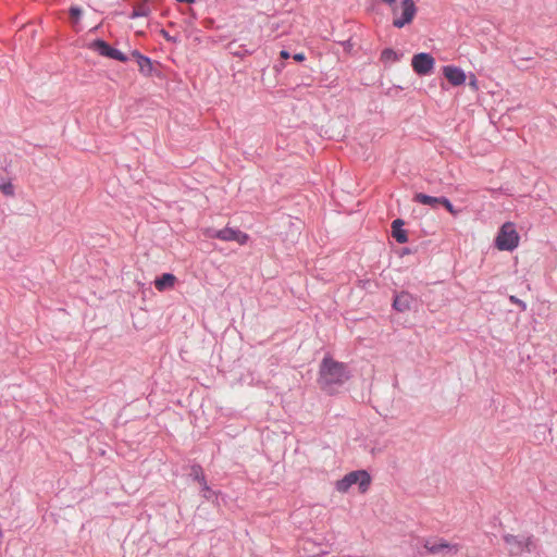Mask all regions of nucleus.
<instances>
[{"label": "nucleus", "instance_id": "obj_4", "mask_svg": "<svg viewBox=\"0 0 557 557\" xmlns=\"http://www.w3.org/2000/svg\"><path fill=\"white\" fill-rule=\"evenodd\" d=\"M371 483V476L366 470H356L347 473L338 480L335 487L341 493H346L352 485L358 484L361 492H366Z\"/></svg>", "mask_w": 557, "mask_h": 557}, {"label": "nucleus", "instance_id": "obj_27", "mask_svg": "<svg viewBox=\"0 0 557 557\" xmlns=\"http://www.w3.org/2000/svg\"><path fill=\"white\" fill-rule=\"evenodd\" d=\"M251 53H252V51L251 50H247V49H245L244 51H236V52H234V54L238 55V57H244L246 54H251Z\"/></svg>", "mask_w": 557, "mask_h": 557}, {"label": "nucleus", "instance_id": "obj_14", "mask_svg": "<svg viewBox=\"0 0 557 557\" xmlns=\"http://www.w3.org/2000/svg\"><path fill=\"white\" fill-rule=\"evenodd\" d=\"M176 282V276L172 273H163L161 276L157 277L154 280V287L159 292H164L166 289H170L174 286Z\"/></svg>", "mask_w": 557, "mask_h": 557}, {"label": "nucleus", "instance_id": "obj_15", "mask_svg": "<svg viewBox=\"0 0 557 557\" xmlns=\"http://www.w3.org/2000/svg\"><path fill=\"white\" fill-rule=\"evenodd\" d=\"M441 197L429 196L423 193H417L413 197V201L422 205L430 206L433 209H436L441 205Z\"/></svg>", "mask_w": 557, "mask_h": 557}, {"label": "nucleus", "instance_id": "obj_26", "mask_svg": "<svg viewBox=\"0 0 557 557\" xmlns=\"http://www.w3.org/2000/svg\"><path fill=\"white\" fill-rule=\"evenodd\" d=\"M293 59H294L296 62H302V61L306 59V55H305V53L299 52V53H295V54L293 55Z\"/></svg>", "mask_w": 557, "mask_h": 557}, {"label": "nucleus", "instance_id": "obj_20", "mask_svg": "<svg viewBox=\"0 0 557 557\" xmlns=\"http://www.w3.org/2000/svg\"><path fill=\"white\" fill-rule=\"evenodd\" d=\"M441 206L445 207L453 215H457L460 212V210H456L450 200L444 196H442Z\"/></svg>", "mask_w": 557, "mask_h": 557}, {"label": "nucleus", "instance_id": "obj_16", "mask_svg": "<svg viewBox=\"0 0 557 557\" xmlns=\"http://www.w3.org/2000/svg\"><path fill=\"white\" fill-rule=\"evenodd\" d=\"M401 53H398L396 52L394 49L392 48H385L382 52H381V61L384 63V64H387V63H395V62H398L401 58Z\"/></svg>", "mask_w": 557, "mask_h": 557}, {"label": "nucleus", "instance_id": "obj_19", "mask_svg": "<svg viewBox=\"0 0 557 557\" xmlns=\"http://www.w3.org/2000/svg\"><path fill=\"white\" fill-rule=\"evenodd\" d=\"M189 476L200 483L206 479L202 467L200 465H193L190 468Z\"/></svg>", "mask_w": 557, "mask_h": 557}, {"label": "nucleus", "instance_id": "obj_17", "mask_svg": "<svg viewBox=\"0 0 557 557\" xmlns=\"http://www.w3.org/2000/svg\"><path fill=\"white\" fill-rule=\"evenodd\" d=\"M150 14V8L146 3H140L134 7L132 13L129 14V18H137L148 16Z\"/></svg>", "mask_w": 557, "mask_h": 557}, {"label": "nucleus", "instance_id": "obj_9", "mask_svg": "<svg viewBox=\"0 0 557 557\" xmlns=\"http://www.w3.org/2000/svg\"><path fill=\"white\" fill-rule=\"evenodd\" d=\"M416 298L408 292H400L394 295L393 308L398 312H407L411 310Z\"/></svg>", "mask_w": 557, "mask_h": 557}, {"label": "nucleus", "instance_id": "obj_30", "mask_svg": "<svg viewBox=\"0 0 557 557\" xmlns=\"http://www.w3.org/2000/svg\"><path fill=\"white\" fill-rule=\"evenodd\" d=\"M178 2L194 3L196 0H177Z\"/></svg>", "mask_w": 557, "mask_h": 557}, {"label": "nucleus", "instance_id": "obj_3", "mask_svg": "<svg viewBox=\"0 0 557 557\" xmlns=\"http://www.w3.org/2000/svg\"><path fill=\"white\" fill-rule=\"evenodd\" d=\"M503 540L507 545L510 556H520L524 552L532 553L536 547V541L533 535L516 536L512 534H505Z\"/></svg>", "mask_w": 557, "mask_h": 557}, {"label": "nucleus", "instance_id": "obj_22", "mask_svg": "<svg viewBox=\"0 0 557 557\" xmlns=\"http://www.w3.org/2000/svg\"><path fill=\"white\" fill-rule=\"evenodd\" d=\"M69 12H70V15L75 20H78L83 13L82 9L78 7H71Z\"/></svg>", "mask_w": 557, "mask_h": 557}, {"label": "nucleus", "instance_id": "obj_1", "mask_svg": "<svg viewBox=\"0 0 557 557\" xmlns=\"http://www.w3.org/2000/svg\"><path fill=\"white\" fill-rule=\"evenodd\" d=\"M350 377L347 366L331 357H324L320 364L319 384L322 389L332 393Z\"/></svg>", "mask_w": 557, "mask_h": 557}, {"label": "nucleus", "instance_id": "obj_11", "mask_svg": "<svg viewBox=\"0 0 557 557\" xmlns=\"http://www.w3.org/2000/svg\"><path fill=\"white\" fill-rule=\"evenodd\" d=\"M425 549L431 554H437L443 552L444 549H448L449 552L457 553L459 550L458 544H449L444 540L432 541L426 540L424 543Z\"/></svg>", "mask_w": 557, "mask_h": 557}, {"label": "nucleus", "instance_id": "obj_21", "mask_svg": "<svg viewBox=\"0 0 557 557\" xmlns=\"http://www.w3.org/2000/svg\"><path fill=\"white\" fill-rule=\"evenodd\" d=\"M201 485V490H202V496L206 498V499H210L212 498V496L214 495V492L210 488V486L208 485L207 483V480L205 479L203 481H201L199 483Z\"/></svg>", "mask_w": 557, "mask_h": 557}, {"label": "nucleus", "instance_id": "obj_5", "mask_svg": "<svg viewBox=\"0 0 557 557\" xmlns=\"http://www.w3.org/2000/svg\"><path fill=\"white\" fill-rule=\"evenodd\" d=\"M392 13L394 15L393 26L403 28L413 20L417 7L413 0H401L399 4L393 7Z\"/></svg>", "mask_w": 557, "mask_h": 557}, {"label": "nucleus", "instance_id": "obj_24", "mask_svg": "<svg viewBox=\"0 0 557 557\" xmlns=\"http://www.w3.org/2000/svg\"><path fill=\"white\" fill-rule=\"evenodd\" d=\"M509 300H510V302H512V304H517V305L521 308V310H522V311H524V310L527 309V305H525V302H524V301H522V300H520V299H519V298H517L516 296H510V297H509Z\"/></svg>", "mask_w": 557, "mask_h": 557}, {"label": "nucleus", "instance_id": "obj_10", "mask_svg": "<svg viewBox=\"0 0 557 557\" xmlns=\"http://www.w3.org/2000/svg\"><path fill=\"white\" fill-rule=\"evenodd\" d=\"M443 75L453 86H460L465 84L467 79V75L463 70L454 65H445L443 67Z\"/></svg>", "mask_w": 557, "mask_h": 557}, {"label": "nucleus", "instance_id": "obj_8", "mask_svg": "<svg viewBox=\"0 0 557 557\" xmlns=\"http://www.w3.org/2000/svg\"><path fill=\"white\" fill-rule=\"evenodd\" d=\"M91 48L102 57H107V58L117 60L121 62L128 61V58L126 54H124L119 49L111 47L107 41H104L102 39L94 40L91 44Z\"/></svg>", "mask_w": 557, "mask_h": 557}, {"label": "nucleus", "instance_id": "obj_23", "mask_svg": "<svg viewBox=\"0 0 557 557\" xmlns=\"http://www.w3.org/2000/svg\"><path fill=\"white\" fill-rule=\"evenodd\" d=\"M469 86L473 89V90H478L479 89V82H478V78L474 74H470L469 76Z\"/></svg>", "mask_w": 557, "mask_h": 557}, {"label": "nucleus", "instance_id": "obj_7", "mask_svg": "<svg viewBox=\"0 0 557 557\" xmlns=\"http://www.w3.org/2000/svg\"><path fill=\"white\" fill-rule=\"evenodd\" d=\"M434 65L435 59L428 52L417 53L411 60V66L419 76L431 74Z\"/></svg>", "mask_w": 557, "mask_h": 557}, {"label": "nucleus", "instance_id": "obj_18", "mask_svg": "<svg viewBox=\"0 0 557 557\" xmlns=\"http://www.w3.org/2000/svg\"><path fill=\"white\" fill-rule=\"evenodd\" d=\"M0 190L5 195V196H12L14 195V187L13 185L11 184V182L5 177L3 176L1 173H0Z\"/></svg>", "mask_w": 557, "mask_h": 557}, {"label": "nucleus", "instance_id": "obj_13", "mask_svg": "<svg viewBox=\"0 0 557 557\" xmlns=\"http://www.w3.org/2000/svg\"><path fill=\"white\" fill-rule=\"evenodd\" d=\"M405 222L401 219H396L392 222V235L399 244L408 242L407 232L403 228Z\"/></svg>", "mask_w": 557, "mask_h": 557}, {"label": "nucleus", "instance_id": "obj_2", "mask_svg": "<svg viewBox=\"0 0 557 557\" xmlns=\"http://www.w3.org/2000/svg\"><path fill=\"white\" fill-rule=\"evenodd\" d=\"M520 236L512 222L504 223L495 238V246L503 251H512L519 245Z\"/></svg>", "mask_w": 557, "mask_h": 557}, {"label": "nucleus", "instance_id": "obj_25", "mask_svg": "<svg viewBox=\"0 0 557 557\" xmlns=\"http://www.w3.org/2000/svg\"><path fill=\"white\" fill-rule=\"evenodd\" d=\"M160 34L162 35V37L166 40V41H170V42H176L177 41V38L174 37V36H171L165 29H161L160 30Z\"/></svg>", "mask_w": 557, "mask_h": 557}, {"label": "nucleus", "instance_id": "obj_29", "mask_svg": "<svg viewBox=\"0 0 557 557\" xmlns=\"http://www.w3.org/2000/svg\"><path fill=\"white\" fill-rule=\"evenodd\" d=\"M384 3L388 4L392 9L397 3V0H382Z\"/></svg>", "mask_w": 557, "mask_h": 557}, {"label": "nucleus", "instance_id": "obj_12", "mask_svg": "<svg viewBox=\"0 0 557 557\" xmlns=\"http://www.w3.org/2000/svg\"><path fill=\"white\" fill-rule=\"evenodd\" d=\"M132 57L136 60L139 72L145 76H152L154 66L150 58L141 54L138 50L132 51Z\"/></svg>", "mask_w": 557, "mask_h": 557}, {"label": "nucleus", "instance_id": "obj_28", "mask_svg": "<svg viewBox=\"0 0 557 557\" xmlns=\"http://www.w3.org/2000/svg\"><path fill=\"white\" fill-rule=\"evenodd\" d=\"M280 55H281V58H282V59H284V60H286V59H288V58L290 57V54H289V52H288L287 50H282V51L280 52Z\"/></svg>", "mask_w": 557, "mask_h": 557}, {"label": "nucleus", "instance_id": "obj_6", "mask_svg": "<svg viewBox=\"0 0 557 557\" xmlns=\"http://www.w3.org/2000/svg\"><path fill=\"white\" fill-rule=\"evenodd\" d=\"M205 235L208 238H218L223 242H237L240 245L246 244L248 235L239 230L224 227L222 230L207 228Z\"/></svg>", "mask_w": 557, "mask_h": 557}]
</instances>
